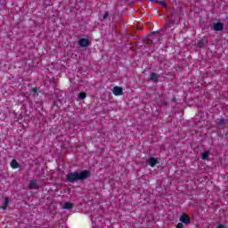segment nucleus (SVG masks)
I'll use <instances>...</instances> for the list:
<instances>
[{
  "mask_svg": "<svg viewBox=\"0 0 228 228\" xmlns=\"http://www.w3.org/2000/svg\"><path fill=\"white\" fill-rule=\"evenodd\" d=\"M90 177V171L84 170L80 173L73 172L67 175V180L69 183H74L75 181H85Z\"/></svg>",
  "mask_w": 228,
  "mask_h": 228,
  "instance_id": "nucleus-1",
  "label": "nucleus"
},
{
  "mask_svg": "<svg viewBox=\"0 0 228 228\" xmlns=\"http://www.w3.org/2000/svg\"><path fill=\"white\" fill-rule=\"evenodd\" d=\"M78 44L80 47H88V45H90V41L86 38H81L79 39Z\"/></svg>",
  "mask_w": 228,
  "mask_h": 228,
  "instance_id": "nucleus-2",
  "label": "nucleus"
},
{
  "mask_svg": "<svg viewBox=\"0 0 228 228\" xmlns=\"http://www.w3.org/2000/svg\"><path fill=\"white\" fill-rule=\"evenodd\" d=\"M112 94L117 96L122 95V94H124V90L122 87L116 86L113 88Z\"/></svg>",
  "mask_w": 228,
  "mask_h": 228,
  "instance_id": "nucleus-3",
  "label": "nucleus"
},
{
  "mask_svg": "<svg viewBox=\"0 0 228 228\" xmlns=\"http://www.w3.org/2000/svg\"><path fill=\"white\" fill-rule=\"evenodd\" d=\"M180 222L185 224V225H188V224H190V217H188L186 214H183L180 217Z\"/></svg>",
  "mask_w": 228,
  "mask_h": 228,
  "instance_id": "nucleus-4",
  "label": "nucleus"
},
{
  "mask_svg": "<svg viewBox=\"0 0 228 228\" xmlns=\"http://www.w3.org/2000/svg\"><path fill=\"white\" fill-rule=\"evenodd\" d=\"M222 29H224V24L217 22V23H214V30L215 31H222Z\"/></svg>",
  "mask_w": 228,
  "mask_h": 228,
  "instance_id": "nucleus-5",
  "label": "nucleus"
},
{
  "mask_svg": "<svg viewBox=\"0 0 228 228\" xmlns=\"http://www.w3.org/2000/svg\"><path fill=\"white\" fill-rule=\"evenodd\" d=\"M158 163V159L156 158H151L149 160H148V165H150V167H156V164Z\"/></svg>",
  "mask_w": 228,
  "mask_h": 228,
  "instance_id": "nucleus-6",
  "label": "nucleus"
},
{
  "mask_svg": "<svg viewBox=\"0 0 228 228\" xmlns=\"http://www.w3.org/2000/svg\"><path fill=\"white\" fill-rule=\"evenodd\" d=\"M28 188L30 190H37L38 188V183H37V181H31L28 184Z\"/></svg>",
  "mask_w": 228,
  "mask_h": 228,
  "instance_id": "nucleus-7",
  "label": "nucleus"
},
{
  "mask_svg": "<svg viewBox=\"0 0 228 228\" xmlns=\"http://www.w3.org/2000/svg\"><path fill=\"white\" fill-rule=\"evenodd\" d=\"M74 208V205L70 202H66L63 206V209H72Z\"/></svg>",
  "mask_w": 228,
  "mask_h": 228,
  "instance_id": "nucleus-8",
  "label": "nucleus"
},
{
  "mask_svg": "<svg viewBox=\"0 0 228 228\" xmlns=\"http://www.w3.org/2000/svg\"><path fill=\"white\" fill-rule=\"evenodd\" d=\"M10 203V199L9 198H5L4 205L2 206V209H6V208H8V204Z\"/></svg>",
  "mask_w": 228,
  "mask_h": 228,
  "instance_id": "nucleus-9",
  "label": "nucleus"
},
{
  "mask_svg": "<svg viewBox=\"0 0 228 228\" xmlns=\"http://www.w3.org/2000/svg\"><path fill=\"white\" fill-rule=\"evenodd\" d=\"M11 167H12V168H19V162H17V160L13 159L11 162Z\"/></svg>",
  "mask_w": 228,
  "mask_h": 228,
  "instance_id": "nucleus-10",
  "label": "nucleus"
},
{
  "mask_svg": "<svg viewBox=\"0 0 228 228\" xmlns=\"http://www.w3.org/2000/svg\"><path fill=\"white\" fill-rule=\"evenodd\" d=\"M151 81H158V74L151 73Z\"/></svg>",
  "mask_w": 228,
  "mask_h": 228,
  "instance_id": "nucleus-11",
  "label": "nucleus"
},
{
  "mask_svg": "<svg viewBox=\"0 0 228 228\" xmlns=\"http://www.w3.org/2000/svg\"><path fill=\"white\" fill-rule=\"evenodd\" d=\"M209 157V151H205L202 153V159H208Z\"/></svg>",
  "mask_w": 228,
  "mask_h": 228,
  "instance_id": "nucleus-12",
  "label": "nucleus"
},
{
  "mask_svg": "<svg viewBox=\"0 0 228 228\" xmlns=\"http://www.w3.org/2000/svg\"><path fill=\"white\" fill-rule=\"evenodd\" d=\"M78 97H79V99H86V93H79Z\"/></svg>",
  "mask_w": 228,
  "mask_h": 228,
  "instance_id": "nucleus-13",
  "label": "nucleus"
},
{
  "mask_svg": "<svg viewBox=\"0 0 228 228\" xmlns=\"http://www.w3.org/2000/svg\"><path fill=\"white\" fill-rule=\"evenodd\" d=\"M109 17H110V12H104L102 20H106V19H108Z\"/></svg>",
  "mask_w": 228,
  "mask_h": 228,
  "instance_id": "nucleus-14",
  "label": "nucleus"
},
{
  "mask_svg": "<svg viewBox=\"0 0 228 228\" xmlns=\"http://www.w3.org/2000/svg\"><path fill=\"white\" fill-rule=\"evenodd\" d=\"M217 124H219V126H224L225 124V120L218 119Z\"/></svg>",
  "mask_w": 228,
  "mask_h": 228,
  "instance_id": "nucleus-15",
  "label": "nucleus"
},
{
  "mask_svg": "<svg viewBox=\"0 0 228 228\" xmlns=\"http://www.w3.org/2000/svg\"><path fill=\"white\" fill-rule=\"evenodd\" d=\"M197 47H204V42L202 40L198 42Z\"/></svg>",
  "mask_w": 228,
  "mask_h": 228,
  "instance_id": "nucleus-16",
  "label": "nucleus"
},
{
  "mask_svg": "<svg viewBox=\"0 0 228 228\" xmlns=\"http://www.w3.org/2000/svg\"><path fill=\"white\" fill-rule=\"evenodd\" d=\"M159 4L164 6V8H167V3H165L164 1H160Z\"/></svg>",
  "mask_w": 228,
  "mask_h": 228,
  "instance_id": "nucleus-17",
  "label": "nucleus"
},
{
  "mask_svg": "<svg viewBox=\"0 0 228 228\" xmlns=\"http://www.w3.org/2000/svg\"><path fill=\"white\" fill-rule=\"evenodd\" d=\"M184 225L183 224V223H179L176 226V228H183Z\"/></svg>",
  "mask_w": 228,
  "mask_h": 228,
  "instance_id": "nucleus-18",
  "label": "nucleus"
},
{
  "mask_svg": "<svg viewBox=\"0 0 228 228\" xmlns=\"http://www.w3.org/2000/svg\"><path fill=\"white\" fill-rule=\"evenodd\" d=\"M32 92H34V94H37V92H38V88L33 87V88H32Z\"/></svg>",
  "mask_w": 228,
  "mask_h": 228,
  "instance_id": "nucleus-19",
  "label": "nucleus"
},
{
  "mask_svg": "<svg viewBox=\"0 0 228 228\" xmlns=\"http://www.w3.org/2000/svg\"><path fill=\"white\" fill-rule=\"evenodd\" d=\"M217 228H225V226L224 224H220L217 226Z\"/></svg>",
  "mask_w": 228,
  "mask_h": 228,
  "instance_id": "nucleus-20",
  "label": "nucleus"
}]
</instances>
